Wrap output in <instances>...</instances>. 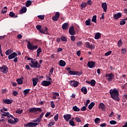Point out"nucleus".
<instances>
[{
	"label": "nucleus",
	"instance_id": "obj_1",
	"mask_svg": "<svg viewBox=\"0 0 127 127\" xmlns=\"http://www.w3.org/2000/svg\"><path fill=\"white\" fill-rule=\"evenodd\" d=\"M110 94L111 95V98L115 101L119 102L120 100L119 98V90L116 88H114L113 90H110Z\"/></svg>",
	"mask_w": 127,
	"mask_h": 127
},
{
	"label": "nucleus",
	"instance_id": "obj_2",
	"mask_svg": "<svg viewBox=\"0 0 127 127\" xmlns=\"http://www.w3.org/2000/svg\"><path fill=\"white\" fill-rule=\"evenodd\" d=\"M36 28L37 30H39L41 33L46 35H49L48 33V28L47 27H45L44 28H42V26L40 25H38L36 26Z\"/></svg>",
	"mask_w": 127,
	"mask_h": 127
},
{
	"label": "nucleus",
	"instance_id": "obj_3",
	"mask_svg": "<svg viewBox=\"0 0 127 127\" xmlns=\"http://www.w3.org/2000/svg\"><path fill=\"white\" fill-rule=\"evenodd\" d=\"M27 48L29 50L33 51L37 50L38 46L37 45L34 46L33 45L30 43V41H28Z\"/></svg>",
	"mask_w": 127,
	"mask_h": 127
},
{
	"label": "nucleus",
	"instance_id": "obj_4",
	"mask_svg": "<svg viewBox=\"0 0 127 127\" xmlns=\"http://www.w3.org/2000/svg\"><path fill=\"white\" fill-rule=\"evenodd\" d=\"M8 71V68L6 65L3 64L0 66V72L3 73V74H7Z\"/></svg>",
	"mask_w": 127,
	"mask_h": 127
},
{
	"label": "nucleus",
	"instance_id": "obj_5",
	"mask_svg": "<svg viewBox=\"0 0 127 127\" xmlns=\"http://www.w3.org/2000/svg\"><path fill=\"white\" fill-rule=\"evenodd\" d=\"M37 112H41L42 109L40 108H30L29 110V112L31 114H34Z\"/></svg>",
	"mask_w": 127,
	"mask_h": 127
},
{
	"label": "nucleus",
	"instance_id": "obj_6",
	"mask_svg": "<svg viewBox=\"0 0 127 127\" xmlns=\"http://www.w3.org/2000/svg\"><path fill=\"white\" fill-rule=\"evenodd\" d=\"M84 47H86L87 48H90L91 49V50H92V49L94 50V48H95V46L93 44L90 45V43L88 42H86L84 44Z\"/></svg>",
	"mask_w": 127,
	"mask_h": 127
},
{
	"label": "nucleus",
	"instance_id": "obj_7",
	"mask_svg": "<svg viewBox=\"0 0 127 127\" xmlns=\"http://www.w3.org/2000/svg\"><path fill=\"white\" fill-rule=\"evenodd\" d=\"M41 84L43 86L47 87L50 86V85L52 84V82L50 81L43 80L41 82Z\"/></svg>",
	"mask_w": 127,
	"mask_h": 127
},
{
	"label": "nucleus",
	"instance_id": "obj_8",
	"mask_svg": "<svg viewBox=\"0 0 127 127\" xmlns=\"http://www.w3.org/2000/svg\"><path fill=\"white\" fill-rule=\"evenodd\" d=\"M70 86L74 87H76L78 86L79 85V82L77 81H74V80H70L69 81Z\"/></svg>",
	"mask_w": 127,
	"mask_h": 127
},
{
	"label": "nucleus",
	"instance_id": "obj_9",
	"mask_svg": "<svg viewBox=\"0 0 127 127\" xmlns=\"http://www.w3.org/2000/svg\"><path fill=\"white\" fill-rule=\"evenodd\" d=\"M36 59H34L33 60L31 61V64H29V66L32 68H38V65L36 64L35 61Z\"/></svg>",
	"mask_w": 127,
	"mask_h": 127
},
{
	"label": "nucleus",
	"instance_id": "obj_10",
	"mask_svg": "<svg viewBox=\"0 0 127 127\" xmlns=\"http://www.w3.org/2000/svg\"><path fill=\"white\" fill-rule=\"evenodd\" d=\"M24 127H35L37 126V124H34L33 122H29L24 125Z\"/></svg>",
	"mask_w": 127,
	"mask_h": 127
},
{
	"label": "nucleus",
	"instance_id": "obj_11",
	"mask_svg": "<svg viewBox=\"0 0 127 127\" xmlns=\"http://www.w3.org/2000/svg\"><path fill=\"white\" fill-rule=\"evenodd\" d=\"M96 64V62L94 61H89L87 64V66L89 68H93Z\"/></svg>",
	"mask_w": 127,
	"mask_h": 127
},
{
	"label": "nucleus",
	"instance_id": "obj_12",
	"mask_svg": "<svg viewBox=\"0 0 127 127\" xmlns=\"http://www.w3.org/2000/svg\"><path fill=\"white\" fill-rule=\"evenodd\" d=\"M17 54L16 52H13L11 54H10L8 56V59L9 60H12L16 58L17 57Z\"/></svg>",
	"mask_w": 127,
	"mask_h": 127
},
{
	"label": "nucleus",
	"instance_id": "obj_13",
	"mask_svg": "<svg viewBox=\"0 0 127 127\" xmlns=\"http://www.w3.org/2000/svg\"><path fill=\"white\" fill-rule=\"evenodd\" d=\"M69 34L70 35H75V31L74 30V27L73 26H71V27L69 29L68 31Z\"/></svg>",
	"mask_w": 127,
	"mask_h": 127
},
{
	"label": "nucleus",
	"instance_id": "obj_14",
	"mask_svg": "<svg viewBox=\"0 0 127 127\" xmlns=\"http://www.w3.org/2000/svg\"><path fill=\"white\" fill-rule=\"evenodd\" d=\"M64 118L66 122H68L71 119V115L70 114H65L64 116Z\"/></svg>",
	"mask_w": 127,
	"mask_h": 127
},
{
	"label": "nucleus",
	"instance_id": "obj_15",
	"mask_svg": "<svg viewBox=\"0 0 127 127\" xmlns=\"http://www.w3.org/2000/svg\"><path fill=\"white\" fill-rule=\"evenodd\" d=\"M113 17L116 20L118 19L119 18L122 17V13L118 12L116 14H114V15H113Z\"/></svg>",
	"mask_w": 127,
	"mask_h": 127
},
{
	"label": "nucleus",
	"instance_id": "obj_16",
	"mask_svg": "<svg viewBox=\"0 0 127 127\" xmlns=\"http://www.w3.org/2000/svg\"><path fill=\"white\" fill-rule=\"evenodd\" d=\"M13 102V100L9 99H3L2 101L3 104H10Z\"/></svg>",
	"mask_w": 127,
	"mask_h": 127
},
{
	"label": "nucleus",
	"instance_id": "obj_17",
	"mask_svg": "<svg viewBox=\"0 0 127 127\" xmlns=\"http://www.w3.org/2000/svg\"><path fill=\"white\" fill-rule=\"evenodd\" d=\"M98 108L101 109L102 111H104L106 109V105H105L104 103L101 102V103L99 104Z\"/></svg>",
	"mask_w": 127,
	"mask_h": 127
},
{
	"label": "nucleus",
	"instance_id": "obj_18",
	"mask_svg": "<svg viewBox=\"0 0 127 127\" xmlns=\"http://www.w3.org/2000/svg\"><path fill=\"white\" fill-rule=\"evenodd\" d=\"M79 72L78 71H73V70H71L68 71V73L70 75H81V74H79Z\"/></svg>",
	"mask_w": 127,
	"mask_h": 127
},
{
	"label": "nucleus",
	"instance_id": "obj_19",
	"mask_svg": "<svg viewBox=\"0 0 127 127\" xmlns=\"http://www.w3.org/2000/svg\"><path fill=\"white\" fill-rule=\"evenodd\" d=\"M27 8L26 7H25V6L24 7H23L20 10V11H19V14H22L23 13H25L26 12H27Z\"/></svg>",
	"mask_w": 127,
	"mask_h": 127
},
{
	"label": "nucleus",
	"instance_id": "obj_20",
	"mask_svg": "<svg viewBox=\"0 0 127 127\" xmlns=\"http://www.w3.org/2000/svg\"><path fill=\"white\" fill-rule=\"evenodd\" d=\"M102 8L104 10V11L107 12L108 7H107V4L106 2L102 4Z\"/></svg>",
	"mask_w": 127,
	"mask_h": 127
},
{
	"label": "nucleus",
	"instance_id": "obj_21",
	"mask_svg": "<svg viewBox=\"0 0 127 127\" xmlns=\"http://www.w3.org/2000/svg\"><path fill=\"white\" fill-rule=\"evenodd\" d=\"M59 65L62 67H64L66 65V62L63 60H60L59 63Z\"/></svg>",
	"mask_w": 127,
	"mask_h": 127
},
{
	"label": "nucleus",
	"instance_id": "obj_22",
	"mask_svg": "<svg viewBox=\"0 0 127 127\" xmlns=\"http://www.w3.org/2000/svg\"><path fill=\"white\" fill-rule=\"evenodd\" d=\"M39 79L38 78H35L32 80L33 86L34 87L36 86L38 82Z\"/></svg>",
	"mask_w": 127,
	"mask_h": 127
},
{
	"label": "nucleus",
	"instance_id": "obj_23",
	"mask_svg": "<svg viewBox=\"0 0 127 127\" xmlns=\"http://www.w3.org/2000/svg\"><path fill=\"white\" fill-rule=\"evenodd\" d=\"M81 91L84 94H87V88L85 86H83L81 89Z\"/></svg>",
	"mask_w": 127,
	"mask_h": 127
},
{
	"label": "nucleus",
	"instance_id": "obj_24",
	"mask_svg": "<svg viewBox=\"0 0 127 127\" xmlns=\"http://www.w3.org/2000/svg\"><path fill=\"white\" fill-rule=\"evenodd\" d=\"M68 24L67 23H64L62 27L63 30H67L68 28Z\"/></svg>",
	"mask_w": 127,
	"mask_h": 127
},
{
	"label": "nucleus",
	"instance_id": "obj_25",
	"mask_svg": "<svg viewBox=\"0 0 127 127\" xmlns=\"http://www.w3.org/2000/svg\"><path fill=\"white\" fill-rule=\"evenodd\" d=\"M95 104L94 103V102H91V104L90 105H88V109L90 110H91L94 107V106H95Z\"/></svg>",
	"mask_w": 127,
	"mask_h": 127
},
{
	"label": "nucleus",
	"instance_id": "obj_26",
	"mask_svg": "<svg viewBox=\"0 0 127 127\" xmlns=\"http://www.w3.org/2000/svg\"><path fill=\"white\" fill-rule=\"evenodd\" d=\"M114 75H113V73H109L108 75V78H107L108 81H112L113 80V77H114Z\"/></svg>",
	"mask_w": 127,
	"mask_h": 127
},
{
	"label": "nucleus",
	"instance_id": "obj_27",
	"mask_svg": "<svg viewBox=\"0 0 127 127\" xmlns=\"http://www.w3.org/2000/svg\"><path fill=\"white\" fill-rule=\"evenodd\" d=\"M85 24L86 26H91V19H88V20H86L85 21Z\"/></svg>",
	"mask_w": 127,
	"mask_h": 127
},
{
	"label": "nucleus",
	"instance_id": "obj_28",
	"mask_svg": "<svg viewBox=\"0 0 127 127\" xmlns=\"http://www.w3.org/2000/svg\"><path fill=\"white\" fill-rule=\"evenodd\" d=\"M30 91V89H26L23 90V93L24 95V96H26L28 94H29V92Z\"/></svg>",
	"mask_w": 127,
	"mask_h": 127
},
{
	"label": "nucleus",
	"instance_id": "obj_29",
	"mask_svg": "<svg viewBox=\"0 0 127 127\" xmlns=\"http://www.w3.org/2000/svg\"><path fill=\"white\" fill-rule=\"evenodd\" d=\"M101 38V33H97L96 34H95V39H96V40H98L100 38Z\"/></svg>",
	"mask_w": 127,
	"mask_h": 127
},
{
	"label": "nucleus",
	"instance_id": "obj_30",
	"mask_svg": "<svg viewBox=\"0 0 127 127\" xmlns=\"http://www.w3.org/2000/svg\"><path fill=\"white\" fill-rule=\"evenodd\" d=\"M42 52V50L41 47H39V48L37 50V57H39Z\"/></svg>",
	"mask_w": 127,
	"mask_h": 127
},
{
	"label": "nucleus",
	"instance_id": "obj_31",
	"mask_svg": "<svg viewBox=\"0 0 127 127\" xmlns=\"http://www.w3.org/2000/svg\"><path fill=\"white\" fill-rule=\"evenodd\" d=\"M72 110L74 112H79L80 111V109L77 107V106H73Z\"/></svg>",
	"mask_w": 127,
	"mask_h": 127
},
{
	"label": "nucleus",
	"instance_id": "obj_32",
	"mask_svg": "<svg viewBox=\"0 0 127 127\" xmlns=\"http://www.w3.org/2000/svg\"><path fill=\"white\" fill-rule=\"evenodd\" d=\"M80 6L81 7V10H83V8H85L87 6V3H86L85 2H82Z\"/></svg>",
	"mask_w": 127,
	"mask_h": 127
},
{
	"label": "nucleus",
	"instance_id": "obj_33",
	"mask_svg": "<svg viewBox=\"0 0 127 127\" xmlns=\"http://www.w3.org/2000/svg\"><path fill=\"white\" fill-rule=\"evenodd\" d=\"M91 22H94L95 23H97V16L94 15L92 17V19H91Z\"/></svg>",
	"mask_w": 127,
	"mask_h": 127
},
{
	"label": "nucleus",
	"instance_id": "obj_34",
	"mask_svg": "<svg viewBox=\"0 0 127 127\" xmlns=\"http://www.w3.org/2000/svg\"><path fill=\"white\" fill-rule=\"evenodd\" d=\"M32 4V1H30V0H27L26 2V3H25V6L26 7H29Z\"/></svg>",
	"mask_w": 127,
	"mask_h": 127
},
{
	"label": "nucleus",
	"instance_id": "obj_35",
	"mask_svg": "<svg viewBox=\"0 0 127 127\" xmlns=\"http://www.w3.org/2000/svg\"><path fill=\"white\" fill-rule=\"evenodd\" d=\"M7 8L6 6L4 7V8L1 10V14H5V13H6V12L7 11Z\"/></svg>",
	"mask_w": 127,
	"mask_h": 127
},
{
	"label": "nucleus",
	"instance_id": "obj_36",
	"mask_svg": "<svg viewBox=\"0 0 127 127\" xmlns=\"http://www.w3.org/2000/svg\"><path fill=\"white\" fill-rule=\"evenodd\" d=\"M61 40H62V42H66L67 41L66 37L64 36H62L61 37Z\"/></svg>",
	"mask_w": 127,
	"mask_h": 127
},
{
	"label": "nucleus",
	"instance_id": "obj_37",
	"mask_svg": "<svg viewBox=\"0 0 127 127\" xmlns=\"http://www.w3.org/2000/svg\"><path fill=\"white\" fill-rule=\"evenodd\" d=\"M16 81L17 82V84H22L23 83V80H22V79L21 78H17L16 79Z\"/></svg>",
	"mask_w": 127,
	"mask_h": 127
},
{
	"label": "nucleus",
	"instance_id": "obj_38",
	"mask_svg": "<svg viewBox=\"0 0 127 127\" xmlns=\"http://www.w3.org/2000/svg\"><path fill=\"white\" fill-rule=\"evenodd\" d=\"M11 53H12V50L11 49H8V50H6L5 54L6 55L8 56L10 54H11Z\"/></svg>",
	"mask_w": 127,
	"mask_h": 127
},
{
	"label": "nucleus",
	"instance_id": "obj_39",
	"mask_svg": "<svg viewBox=\"0 0 127 127\" xmlns=\"http://www.w3.org/2000/svg\"><path fill=\"white\" fill-rule=\"evenodd\" d=\"M96 83V81L95 80L92 79L91 80L90 84L91 85V86H95Z\"/></svg>",
	"mask_w": 127,
	"mask_h": 127
},
{
	"label": "nucleus",
	"instance_id": "obj_40",
	"mask_svg": "<svg viewBox=\"0 0 127 127\" xmlns=\"http://www.w3.org/2000/svg\"><path fill=\"white\" fill-rule=\"evenodd\" d=\"M33 122L34 123H36L34 124H37V126H38V125L40 124V123L41 122L40 120H39V118H37V119H35L33 120Z\"/></svg>",
	"mask_w": 127,
	"mask_h": 127
},
{
	"label": "nucleus",
	"instance_id": "obj_41",
	"mask_svg": "<svg viewBox=\"0 0 127 127\" xmlns=\"http://www.w3.org/2000/svg\"><path fill=\"white\" fill-rule=\"evenodd\" d=\"M73 120V118L70 120L69 121V125L72 126V127H75V123L74 122L72 121Z\"/></svg>",
	"mask_w": 127,
	"mask_h": 127
},
{
	"label": "nucleus",
	"instance_id": "obj_42",
	"mask_svg": "<svg viewBox=\"0 0 127 127\" xmlns=\"http://www.w3.org/2000/svg\"><path fill=\"white\" fill-rule=\"evenodd\" d=\"M23 110L18 109V110H16L15 114H18L19 115H20L23 113Z\"/></svg>",
	"mask_w": 127,
	"mask_h": 127
},
{
	"label": "nucleus",
	"instance_id": "obj_43",
	"mask_svg": "<svg viewBox=\"0 0 127 127\" xmlns=\"http://www.w3.org/2000/svg\"><path fill=\"white\" fill-rule=\"evenodd\" d=\"M55 124V121L50 122L49 124H48V127H51L53 126H54Z\"/></svg>",
	"mask_w": 127,
	"mask_h": 127
},
{
	"label": "nucleus",
	"instance_id": "obj_44",
	"mask_svg": "<svg viewBox=\"0 0 127 127\" xmlns=\"http://www.w3.org/2000/svg\"><path fill=\"white\" fill-rule=\"evenodd\" d=\"M94 122L96 124H99L101 122V120L99 118H95Z\"/></svg>",
	"mask_w": 127,
	"mask_h": 127
},
{
	"label": "nucleus",
	"instance_id": "obj_45",
	"mask_svg": "<svg viewBox=\"0 0 127 127\" xmlns=\"http://www.w3.org/2000/svg\"><path fill=\"white\" fill-rule=\"evenodd\" d=\"M1 116L7 117V115H9V112H4V113H0Z\"/></svg>",
	"mask_w": 127,
	"mask_h": 127
},
{
	"label": "nucleus",
	"instance_id": "obj_46",
	"mask_svg": "<svg viewBox=\"0 0 127 127\" xmlns=\"http://www.w3.org/2000/svg\"><path fill=\"white\" fill-rule=\"evenodd\" d=\"M9 15L10 17L14 18V16H15V13H13V12H10Z\"/></svg>",
	"mask_w": 127,
	"mask_h": 127
},
{
	"label": "nucleus",
	"instance_id": "obj_47",
	"mask_svg": "<svg viewBox=\"0 0 127 127\" xmlns=\"http://www.w3.org/2000/svg\"><path fill=\"white\" fill-rule=\"evenodd\" d=\"M59 118V114H57L56 116H54V120L56 121V122H57L58 121Z\"/></svg>",
	"mask_w": 127,
	"mask_h": 127
},
{
	"label": "nucleus",
	"instance_id": "obj_48",
	"mask_svg": "<svg viewBox=\"0 0 127 127\" xmlns=\"http://www.w3.org/2000/svg\"><path fill=\"white\" fill-rule=\"evenodd\" d=\"M44 112H42L41 114H40V115L39 116V119L40 120V122H41V120H42V118H43V117L44 116Z\"/></svg>",
	"mask_w": 127,
	"mask_h": 127
},
{
	"label": "nucleus",
	"instance_id": "obj_49",
	"mask_svg": "<svg viewBox=\"0 0 127 127\" xmlns=\"http://www.w3.org/2000/svg\"><path fill=\"white\" fill-rule=\"evenodd\" d=\"M122 44H123V43L122 42V40H120L118 42V46L119 48H120L122 46Z\"/></svg>",
	"mask_w": 127,
	"mask_h": 127
},
{
	"label": "nucleus",
	"instance_id": "obj_50",
	"mask_svg": "<svg viewBox=\"0 0 127 127\" xmlns=\"http://www.w3.org/2000/svg\"><path fill=\"white\" fill-rule=\"evenodd\" d=\"M37 17L39 19H41V20H43L45 19V15H38L37 16Z\"/></svg>",
	"mask_w": 127,
	"mask_h": 127
},
{
	"label": "nucleus",
	"instance_id": "obj_51",
	"mask_svg": "<svg viewBox=\"0 0 127 127\" xmlns=\"http://www.w3.org/2000/svg\"><path fill=\"white\" fill-rule=\"evenodd\" d=\"M7 122H8V123H9L10 124H14V121L12 119L8 120Z\"/></svg>",
	"mask_w": 127,
	"mask_h": 127
},
{
	"label": "nucleus",
	"instance_id": "obj_52",
	"mask_svg": "<svg viewBox=\"0 0 127 127\" xmlns=\"http://www.w3.org/2000/svg\"><path fill=\"white\" fill-rule=\"evenodd\" d=\"M76 45L77 47H81L82 45V42L78 41L76 43Z\"/></svg>",
	"mask_w": 127,
	"mask_h": 127
},
{
	"label": "nucleus",
	"instance_id": "obj_53",
	"mask_svg": "<svg viewBox=\"0 0 127 127\" xmlns=\"http://www.w3.org/2000/svg\"><path fill=\"white\" fill-rule=\"evenodd\" d=\"M112 51H110L109 52H107V53H105V56H108L112 54Z\"/></svg>",
	"mask_w": 127,
	"mask_h": 127
},
{
	"label": "nucleus",
	"instance_id": "obj_54",
	"mask_svg": "<svg viewBox=\"0 0 127 127\" xmlns=\"http://www.w3.org/2000/svg\"><path fill=\"white\" fill-rule=\"evenodd\" d=\"M109 123L111 125H115L117 124V122L116 121L113 120V121H110L109 122Z\"/></svg>",
	"mask_w": 127,
	"mask_h": 127
},
{
	"label": "nucleus",
	"instance_id": "obj_55",
	"mask_svg": "<svg viewBox=\"0 0 127 127\" xmlns=\"http://www.w3.org/2000/svg\"><path fill=\"white\" fill-rule=\"evenodd\" d=\"M52 20H53L54 21H58V20H59V19L57 17H56V16H53V17H52Z\"/></svg>",
	"mask_w": 127,
	"mask_h": 127
},
{
	"label": "nucleus",
	"instance_id": "obj_56",
	"mask_svg": "<svg viewBox=\"0 0 127 127\" xmlns=\"http://www.w3.org/2000/svg\"><path fill=\"white\" fill-rule=\"evenodd\" d=\"M121 53H122V54H126V53H127V50H126V49H122L121 50Z\"/></svg>",
	"mask_w": 127,
	"mask_h": 127
},
{
	"label": "nucleus",
	"instance_id": "obj_57",
	"mask_svg": "<svg viewBox=\"0 0 127 127\" xmlns=\"http://www.w3.org/2000/svg\"><path fill=\"white\" fill-rule=\"evenodd\" d=\"M51 106L52 108H55V104L54 101H51Z\"/></svg>",
	"mask_w": 127,
	"mask_h": 127
},
{
	"label": "nucleus",
	"instance_id": "obj_58",
	"mask_svg": "<svg viewBox=\"0 0 127 127\" xmlns=\"http://www.w3.org/2000/svg\"><path fill=\"white\" fill-rule=\"evenodd\" d=\"M120 25H125L126 24V21H124V20H123V21H120Z\"/></svg>",
	"mask_w": 127,
	"mask_h": 127
},
{
	"label": "nucleus",
	"instance_id": "obj_59",
	"mask_svg": "<svg viewBox=\"0 0 127 127\" xmlns=\"http://www.w3.org/2000/svg\"><path fill=\"white\" fill-rule=\"evenodd\" d=\"M19 120L18 118H14V124H16L19 122Z\"/></svg>",
	"mask_w": 127,
	"mask_h": 127
},
{
	"label": "nucleus",
	"instance_id": "obj_60",
	"mask_svg": "<svg viewBox=\"0 0 127 127\" xmlns=\"http://www.w3.org/2000/svg\"><path fill=\"white\" fill-rule=\"evenodd\" d=\"M86 110H87V108H86V106H83L81 109V111H86Z\"/></svg>",
	"mask_w": 127,
	"mask_h": 127
},
{
	"label": "nucleus",
	"instance_id": "obj_61",
	"mask_svg": "<svg viewBox=\"0 0 127 127\" xmlns=\"http://www.w3.org/2000/svg\"><path fill=\"white\" fill-rule=\"evenodd\" d=\"M75 120L76 121V122H77V123H80V122H81V120L80 118H78V117H76V118H75Z\"/></svg>",
	"mask_w": 127,
	"mask_h": 127
},
{
	"label": "nucleus",
	"instance_id": "obj_62",
	"mask_svg": "<svg viewBox=\"0 0 127 127\" xmlns=\"http://www.w3.org/2000/svg\"><path fill=\"white\" fill-rule=\"evenodd\" d=\"M53 95L55 96L59 97L60 94L58 92H53Z\"/></svg>",
	"mask_w": 127,
	"mask_h": 127
},
{
	"label": "nucleus",
	"instance_id": "obj_63",
	"mask_svg": "<svg viewBox=\"0 0 127 127\" xmlns=\"http://www.w3.org/2000/svg\"><path fill=\"white\" fill-rule=\"evenodd\" d=\"M56 17H57L58 19H59V17H60V13L59 12H57L56 13H55V15Z\"/></svg>",
	"mask_w": 127,
	"mask_h": 127
},
{
	"label": "nucleus",
	"instance_id": "obj_64",
	"mask_svg": "<svg viewBox=\"0 0 127 127\" xmlns=\"http://www.w3.org/2000/svg\"><path fill=\"white\" fill-rule=\"evenodd\" d=\"M18 94V93L17 91H16L15 90H14L13 92V95H14V96H16Z\"/></svg>",
	"mask_w": 127,
	"mask_h": 127
}]
</instances>
